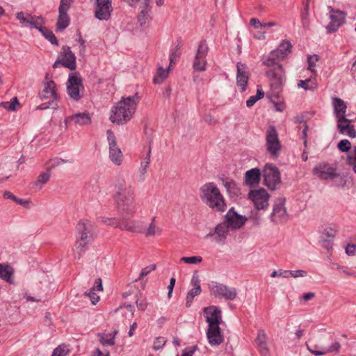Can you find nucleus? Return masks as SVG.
I'll list each match as a JSON object with an SVG mask.
<instances>
[{"label": "nucleus", "instance_id": "1", "mask_svg": "<svg viewBox=\"0 0 356 356\" xmlns=\"http://www.w3.org/2000/svg\"><path fill=\"white\" fill-rule=\"evenodd\" d=\"M291 47L289 41H282L277 49L271 51L263 61L265 66L270 68L266 71V76L269 79H274L276 84L280 85L285 81L284 70L280 62L290 54Z\"/></svg>", "mask_w": 356, "mask_h": 356}, {"label": "nucleus", "instance_id": "2", "mask_svg": "<svg viewBox=\"0 0 356 356\" xmlns=\"http://www.w3.org/2000/svg\"><path fill=\"white\" fill-rule=\"evenodd\" d=\"M135 188L122 181L115 186L113 199L118 213L122 216L133 217L136 212Z\"/></svg>", "mask_w": 356, "mask_h": 356}, {"label": "nucleus", "instance_id": "3", "mask_svg": "<svg viewBox=\"0 0 356 356\" xmlns=\"http://www.w3.org/2000/svg\"><path fill=\"white\" fill-rule=\"evenodd\" d=\"M140 97L138 93L133 96L122 97L111 108L110 120L113 123L122 124L129 121L134 116Z\"/></svg>", "mask_w": 356, "mask_h": 356}, {"label": "nucleus", "instance_id": "4", "mask_svg": "<svg viewBox=\"0 0 356 356\" xmlns=\"http://www.w3.org/2000/svg\"><path fill=\"white\" fill-rule=\"evenodd\" d=\"M200 197L202 201L213 211L223 212L227 209L225 198L213 182L206 183L201 186Z\"/></svg>", "mask_w": 356, "mask_h": 356}, {"label": "nucleus", "instance_id": "5", "mask_svg": "<svg viewBox=\"0 0 356 356\" xmlns=\"http://www.w3.org/2000/svg\"><path fill=\"white\" fill-rule=\"evenodd\" d=\"M76 241L75 243L74 257L79 259L85 252L88 244L93 238V224L87 220H80L76 227Z\"/></svg>", "mask_w": 356, "mask_h": 356}, {"label": "nucleus", "instance_id": "6", "mask_svg": "<svg viewBox=\"0 0 356 356\" xmlns=\"http://www.w3.org/2000/svg\"><path fill=\"white\" fill-rule=\"evenodd\" d=\"M39 97L44 102L38 106V109L44 110L49 108L56 109L60 99V95L56 84L54 81L46 76L43 82V88L40 92Z\"/></svg>", "mask_w": 356, "mask_h": 356}, {"label": "nucleus", "instance_id": "7", "mask_svg": "<svg viewBox=\"0 0 356 356\" xmlns=\"http://www.w3.org/2000/svg\"><path fill=\"white\" fill-rule=\"evenodd\" d=\"M266 149L273 158H277L282 149L278 133L274 126H269L266 131Z\"/></svg>", "mask_w": 356, "mask_h": 356}, {"label": "nucleus", "instance_id": "8", "mask_svg": "<svg viewBox=\"0 0 356 356\" xmlns=\"http://www.w3.org/2000/svg\"><path fill=\"white\" fill-rule=\"evenodd\" d=\"M264 184L270 190H275L281 183L279 169L272 163L265 165L262 171Z\"/></svg>", "mask_w": 356, "mask_h": 356}, {"label": "nucleus", "instance_id": "9", "mask_svg": "<svg viewBox=\"0 0 356 356\" xmlns=\"http://www.w3.org/2000/svg\"><path fill=\"white\" fill-rule=\"evenodd\" d=\"M248 197L257 210H266L268 207L270 195L264 188L251 190Z\"/></svg>", "mask_w": 356, "mask_h": 356}, {"label": "nucleus", "instance_id": "10", "mask_svg": "<svg viewBox=\"0 0 356 356\" xmlns=\"http://www.w3.org/2000/svg\"><path fill=\"white\" fill-rule=\"evenodd\" d=\"M109 145V158L116 165H120L123 162V154L118 147L114 133L111 130L106 132Z\"/></svg>", "mask_w": 356, "mask_h": 356}, {"label": "nucleus", "instance_id": "11", "mask_svg": "<svg viewBox=\"0 0 356 356\" xmlns=\"http://www.w3.org/2000/svg\"><path fill=\"white\" fill-rule=\"evenodd\" d=\"M313 174L323 180L333 179L338 176L336 168L326 163L316 165L313 169Z\"/></svg>", "mask_w": 356, "mask_h": 356}, {"label": "nucleus", "instance_id": "12", "mask_svg": "<svg viewBox=\"0 0 356 356\" xmlns=\"http://www.w3.org/2000/svg\"><path fill=\"white\" fill-rule=\"evenodd\" d=\"M208 53V47L205 41H201L193 61V67L194 70L203 72L206 70V56Z\"/></svg>", "mask_w": 356, "mask_h": 356}, {"label": "nucleus", "instance_id": "13", "mask_svg": "<svg viewBox=\"0 0 356 356\" xmlns=\"http://www.w3.org/2000/svg\"><path fill=\"white\" fill-rule=\"evenodd\" d=\"M211 294L216 298H223L232 300L236 297V290L233 287H228L222 284H215L211 286Z\"/></svg>", "mask_w": 356, "mask_h": 356}, {"label": "nucleus", "instance_id": "14", "mask_svg": "<svg viewBox=\"0 0 356 356\" xmlns=\"http://www.w3.org/2000/svg\"><path fill=\"white\" fill-rule=\"evenodd\" d=\"M271 81L270 92L267 94V97L270 99V102L275 105L276 111L282 112L285 108V105L282 101L280 99V94L281 92V87L284 84L282 83L280 85L275 83L274 79H270Z\"/></svg>", "mask_w": 356, "mask_h": 356}, {"label": "nucleus", "instance_id": "15", "mask_svg": "<svg viewBox=\"0 0 356 356\" xmlns=\"http://www.w3.org/2000/svg\"><path fill=\"white\" fill-rule=\"evenodd\" d=\"M83 88L81 78L76 74L70 75L67 82V91L70 97L77 101L81 97V89Z\"/></svg>", "mask_w": 356, "mask_h": 356}, {"label": "nucleus", "instance_id": "16", "mask_svg": "<svg viewBox=\"0 0 356 356\" xmlns=\"http://www.w3.org/2000/svg\"><path fill=\"white\" fill-rule=\"evenodd\" d=\"M58 63H61L71 70L76 68V58L69 47L65 46L62 48L58 60L54 63V67H56Z\"/></svg>", "mask_w": 356, "mask_h": 356}, {"label": "nucleus", "instance_id": "17", "mask_svg": "<svg viewBox=\"0 0 356 356\" xmlns=\"http://www.w3.org/2000/svg\"><path fill=\"white\" fill-rule=\"evenodd\" d=\"M113 10L111 0H97L95 17L99 20H107Z\"/></svg>", "mask_w": 356, "mask_h": 356}, {"label": "nucleus", "instance_id": "18", "mask_svg": "<svg viewBox=\"0 0 356 356\" xmlns=\"http://www.w3.org/2000/svg\"><path fill=\"white\" fill-rule=\"evenodd\" d=\"M271 220L276 223H282L287 220V213L284 207V200L277 199L273 206L271 213Z\"/></svg>", "mask_w": 356, "mask_h": 356}, {"label": "nucleus", "instance_id": "19", "mask_svg": "<svg viewBox=\"0 0 356 356\" xmlns=\"http://www.w3.org/2000/svg\"><path fill=\"white\" fill-rule=\"evenodd\" d=\"M330 11V18L331 22L327 26L329 32L336 31L339 26L345 22L346 14L341 10H335L331 6L328 7Z\"/></svg>", "mask_w": 356, "mask_h": 356}, {"label": "nucleus", "instance_id": "20", "mask_svg": "<svg viewBox=\"0 0 356 356\" xmlns=\"http://www.w3.org/2000/svg\"><path fill=\"white\" fill-rule=\"evenodd\" d=\"M151 154L152 148L150 145H149L147 148H144L143 155L140 156L141 161L138 172L139 181H143L146 178V175L150 164Z\"/></svg>", "mask_w": 356, "mask_h": 356}, {"label": "nucleus", "instance_id": "21", "mask_svg": "<svg viewBox=\"0 0 356 356\" xmlns=\"http://www.w3.org/2000/svg\"><path fill=\"white\" fill-rule=\"evenodd\" d=\"M122 218L120 219V224L118 228L121 230H125L134 233H142L143 232V222L139 220H135L126 218L127 216H124Z\"/></svg>", "mask_w": 356, "mask_h": 356}, {"label": "nucleus", "instance_id": "22", "mask_svg": "<svg viewBox=\"0 0 356 356\" xmlns=\"http://www.w3.org/2000/svg\"><path fill=\"white\" fill-rule=\"evenodd\" d=\"M307 350L315 356H321L328 353H339L341 348V344L339 341H334L331 346L328 347H320L314 345L311 347L307 343L306 344Z\"/></svg>", "mask_w": 356, "mask_h": 356}, {"label": "nucleus", "instance_id": "23", "mask_svg": "<svg viewBox=\"0 0 356 356\" xmlns=\"http://www.w3.org/2000/svg\"><path fill=\"white\" fill-rule=\"evenodd\" d=\"M247 218L238 214L233 208L229 209L226 214L225 222L229 225L232 229L241 228L246 222Z\"/></svg>", "mask_w": 356, "mask_h": 356}, {"label": "nucleus", "instance_id": "24", "mask_svg": "<svg viewBox=\"0 0 356 356\" xmlns=\"http://www.w3.org/2000/svg\"><path fill=\"white\" fill-rule=\"evenodd\" d=\"M204 315L208 326L220 325L222 322L221 312L216 306H209L204 309Z\"/></svg>", "mask_w": 356, "mask_h": 356}, {"label": "nucleus", "instance_id": "25", "mask_svg": "<svg viewBox=\"0 0 356 356\" xmlns=\"http://www.w3.org/2000/svg\"><path fill=\"white\" fill-rule=\"evenodd\" d=\"M207 336L209 343L211 346L220 345L223 341V335L219 325L208 326Z\"/></svg>", "mask_w": 356, "mask_h": 356}, {"label": "nucleus", "instance_id": "26", "mask_svg": "<svg viewBox=\"0 0 356 356\" xmlns=\"http://www.w3.org/2000/svg\"><path fill=\"white\" fill-rule=\"evenodd\" d=\"M16 18L22 24H29L35 28H39L43 23L42 17L33 16L22 11L17 13Z\"/></svg>", "mask_w": 356, "mask_h": 356}, {"label": "nucleus", "instance_id": "27", "mask_svg": "<svg viewBox=\"0 0 356 356\" xmlns=\"http://www.w3.org/2000/svg\"><path fill=\"white\" fill-rule=\"evenodd\" d=\"M237 86L242 92L245 91L249 79V72L245 65L241 63H237Z\"/></svg>", "mask_w": 356, "mask_h": 356}, {"label": "nucleus", "instance_id": "28", "mask_svg": "<svg viewBox=\"0 0 356 356\" xmlns=\"http://www.w3.org/2000/svg\"><path fill=\"white\" fill-rule=\"evenodd\" d=\"M90 122L91 117L88 112L78 113L67 117L65 120L66 125L74 124L82 126L89 124Z\"/></svg>", "mask_w": 356, "mask_h": 356}, {"label": "nucleus", "instance_id": "29", "mask_svg": "<svg viewBox=\"0 0 356 356\" xmlns=\"http://www.w3.org/2000/svg\"><path fill=\"white\" fill-rule=\"evenodd\" d=\"M337 127L339 131L342 134H346L351 138L356 137V131L351 124L350 120L347 119L346 116L342 118H337Z\"/></svg>", "mask_w": 356, "mask_h": 356}, {"label": "nucleus", "instance_id": "30", "mask_svg": "<svg viewBox=\"0 0 356 356\" xmlns=\"http://www.w3.org/2000/svg\"><path fill=\"white\" fill-rule=\"evenodd\" d=\"M338 229L336 226L327 227L323 229L321 233L322 246L327 250L332 248L331 241L334 238Z\"/></svg>", "mask_w": 356, "mask_h": 356}, {"label": "nucleus", "instance_id": "31", "mask_svg": "<svg viewBox=\"0 0 356 356\" xmlns=\"http://www.w3.org/2000/svg\"><path fill=\"white\" fill-rule=\"evenodd\" d=\"M300 77L305 79L300 80L298 83L299 88H302L307 90H314L317 88L316 76H312V74L300 73Z\"/></svg>", "mask_w": 356, "mask_h": 356}, {"label": "nucleus", "instance_id": "32", "mask_svg": "<svg viewBox=\"0 0 356 356\" xmlns=\"http://www.w3.org/2000/svg\"><path fill=\"white\" fill-rule=\"evenodd\" d=\"M261 176V170L257 168H252L245 173L244 181L246 185L254 187L257 186L260 181Z\"/></svg>", "mask_w": 356, "mask_h": 356}, {"label": "nucleus", "instance_id": "33", "mask_svg": "<svg viewBox=\"0 0 356 356\" xmlns=\"http://www.w3.org/2000/svg\"><path fill=\"white\" fill-rule=\"evenodd\" d=\"M229 229L231 228L229 227V225L224 221L216 227L213 233L207 234V237L214 236L216 241L222 242L226 238Z\"/></svg>", "mask_w": 356, "mask_h": 356}, {"label": "nucleus", "instance_id": "34", "mask_svg": "<svg viewBox=\"0 0 356 356\" xmlns=\"http://www.w3.org/2000/svg\"><path fill=\"white\" fill-rule=\"evenodd\" d=\"M156 216H154L151 219V222L149 224V225L145 228L143 225V232L141 234H143L147 238L149 237H153L156 236H161L163 233V229L158 226L155 221H156Z\"/></svg>", "mask_w": 356, "mask_h": 356}, {"label": "nucleus", "instance_id": "35", "mask_svg": "<svg viewBox=\"0 0 356 356\" xmlns=\"http://www.w3.org/2000/svg\"><path fill=\"white\" fill-rule=\"evenodd\" d=\"M102 291L103 286L102 280L99 278L95 280L93 287L84 293V296L90 298L92 305H96L99 301L100 298L99 296L95 293V291Z\"/></svg>", "mask_w": 356, "mask_h": 356}, {"label": "nucleus", "instance_id": "36", "mask_svg": "<svg viewBox=\"0 0 356 356\" xmlns=\"http://www.w3.org/2000/svg\"><path fill=\"white\" fill-rule=\"evenodd\" d=\"M332 106L336 119L346 116L347 105L343 99L339 97H333Z\"/></svg>", "mask_w": 356, "mask_h": 356}, {"label": "nucleus", "instance_id": "37", "mask_svg": "<svg viewBox=\"0 0 356 356\" xmlns=\"http://www.w3.org/2000/svg\"><path fill=\"white\" fill-rule=\"evenodd\" d=\"M191 283L193 285V288L191 289L187 294L186 296V307H190L193 298L199 295L201 292V287L200 284V280L197 277L193 276L191 280Z\"/></svg>", "mask_w": 356, "mask_h": 356}, {"label": "nucleus", "instance_id": "38", "mask_svg": "<svg viewBox=\"0 0 356 356\" xmlns=\"http://www.w3.org/2000/svg\"><path fill=\"white\" fill-rule=\"evenodd\" d=\"M51 177V172L46 170L44 172H42L37 177L35 181L32 183L33 188L40 190L42 186L46 184Z\"/></svg>", "mask_w": 356, "mask_h": 356}, {"label": "nucleus", "instance_id": "39", "mask_svg": "<svg viewBox=\"0 0 356 356\" xmlns=\"http://www.w3.org/2000/svg\"><path fill=\"white\" fill-rule=\"evenodd\" d=\"M14 269L8 264H0V278L6 282L12 283Z\"/></svg>", "mask_w": 356, "mask_h": 356}, {"label": "nucleus", "instance_id": "40", "mask_svg": "<svg viewBox=\"0 0 356 356\" xmlns=\"http://www.w3.org/2000/svg\"><path fill=\"white\" fill-rule=\"evenodd\" d=\"M118 331H114L112 333H99L97 337L100 343L104 346H113L115 343V338Z\"/></svg>", "mask_w": 356, "mask_h": 356}, {"label": "nucleus", "instance_id": "41", "mask_svg": "<svg viewBox=\"0 0 356 356\" xmlns=\"http://www.w3.org/2000/svg\"><path fill=\"white\" fill-rule=\"evenodd\" d=\"M58 13L56 28L58 30L62 31L68 26L70 19L67 11L58 10Z\"/></svg>", "mask_w": 356, "mask_h": 356}, {"label": "nucleus", "instance_id": "42", "mask_svg": "<svg viewBox=\"0 0 356 356\" xmlns=\"http://www.w3.org/2000/svg\"><path fill=\"white\" fill-rule=\"evenodd\" d=\"M319 58L317 55L314 54L312 56H309L307 58L308 62V67L307 69H304L302 71V73H308L312 74V76H316L317 72L315 69L316 66V63L318 61Z\"/></svg>", "mask_w": 356, "mask_h": 356}, {"label": "nucleus", "instance_id": "43", "mask_svg": "<svg viewBox=\"0 0 356 356\" xmlns=\"http://www.w3.org/2000/svg\"><path fill=\"white\" fill-rule=\"evenodd\" d=\"M310 0H305L302 2V8L301 10V19L304 27H307L309 25V8Z\"/></svg>", "mask_w": 356, "mask_h": 356}, {"label": "nucleus", "instance_id": "44", "mask_svg": "<svg viewBox=\"0 0 356 356\" xmlns=\"http://www.w3.org/2000/svg\"><path fill=\"white\" fill-rule=\"evenodd\" d=\"M37 29H39L42 34L45 37V38L47 39L51 44L58 45L57 39L51 31L49 30L44 26H42V24H41V26Z\"/></svg>", "mask_w": 356, "mask_h": 356}, {"label": "nucleus", "instance_id": "45", "mask_svg": "<svg viewBox=\"0 0 356 356\" xmlns=\"http://www.w3.org/2000/svg\"><path fill=\"white\" fill-rule=\"evenodd\" d=\"M202 261V258L200 256L183 257L179 259V263L187 264H198Z\"/></svg>", "mask_w": 356, "mask_h": 356}, {"label": "nucleus", "instance_id": "46", "mask_svg": "<svg viewBox=\"0 0 356 356\" xmlns=\"http://www.w3.org/2000/svg\"><path fill=\"white\" fill-rule=\"evenodd\" d=\"M168 71L163 67H159L157 70L156 75L154 78V82L155 83H162L168 76Z\"/></svg>", "mask_w": 356, "mask_h": 356}, {"label": "nucleus", "instance_id": "47", "mask_svg": "<svg viewBox=\"0 0 356 356\" xmlns=\"http://www.w3.org/2000/svg\"><path fill=\"white\" fill-rule=\"evenodd\" d=\"M101 221L106 225L111 226L113 227H118V225L120 224V218H118L102 217Z\"/></svg>", "mask_w": 356, "mask_h": 356}, {"label": "nucleus", "instance_id": "48", "mask_svg": "<svg viewBox=\"0 0 356 356\" xmlns=\"http://www.w3.org/2000/svg\"><path fill=\"white\" fill-rule=\"evenodd\" d=\"M63 163L64 161L59 159H50L45 163L46 170L51 172V169Z\"/></svg>", "mask_w": 356, "mask_h": 356}, {"label": "nucleus", "instance_id": "49", "mask_svg": "<svg viewBox=\"0 0 356 356\" xmlns=\"http://www.w3.org/2000/svg\"><path fill=\"white\" fill-rule=\"evenodd\" d=\"M222 183L228 192H235V190L236 189V184L234 181L229 178H226L222 179Z\"/></svg>", "mask_w": 356, "mask_h": 356}, {"label": "nucleus", "instance_id": "50", "mask_svg": "<svg viewBox=\"0 0 356 356\" xmlns=\"http://www.w3.org/2000/svg\"><path fill=\"white\" fill-rule=\"evenodd\" d=\"M346 252L350 256L356 254V236L351 240V242L347 245Z\"/></svg>", "mask_w": 356, "mask_h": 356}, {"label": "nucleus", "instance_id": "51", "mask_svg": "<svg viewBox=\"0 0 356 356\" xmlns=\"http://www.w3.org/2000/svg\"><path fill=\"white\" fill-rule=\"evenodd\" d=\"M165 343L166 340L164 337H159L154 341L153 349L155 350H160L165 346Z\"/></svg>", "mask_w": 356, "mask_h": 356}, {"label": "nucleus", "instance_id": "52", "mask_svg": "<svg viewBox=\"0 0 356 356\" xmlns=\"http://www.w3.org/2000/svg\"><path fill=\"white\" fill-rule=\"evenodd\" d=\"M257 348L262 356H269V349L267 343H256Z\"/></svg>", "mask_w": 356, "mask_h": 356}, {"label": "nucleus", "instance_id": "53", "mask_svg": "<svg viewBox=\"0 0 356 356\" xmlns=\"http://www.w3.org/2000/svg\"><path fill=\"white\" fill-rule=\"evenodd\" d=\"M267 335L264 330H260L258 331L257 338L255 339L256 343H267Z\"/></svg>", "mask_w": 356, "mask_h": 356}, {"label": "nucleus", "instance_id": "54", "mask_svg": "<svg viewBox=\"0 0 356 356\" xmlns=\"http://www.w3.org/2000/svg\"><path fill=\"white\" fill-rule=\"evenodd\" d=\"M74 0H60L58 10L67 11Z\"/></svg>", "mask_w": 356, "mask_h": 356}, {"label": "nucleus", "instance_id": "55", "mask_svg": "<svg viewBox=\"0 0 356 356\" xmlns=\"http://www.w3.org/2000/svg\"><path fill=\"white\" fill-rule=\"evenodd\" d=\"M180 50L178 47H176V49L172 51L170 56V65L176 63L180 56Z\"/></svg>", "mask_w": 356, "mask_h": 356}, {"label": "nucleus", "instance_id": "56", "mask_svg": "<svg viewBox=\"0 0 356 356\" xmlns=\"http://www.w3.org/2000/svg\"><path fill=\"white\" fill-rule=\"evenodd\" d=\"M18 104L17 98H14L11 102H6L2 103V106L4 108L15 111L16 109V105Z\"/></svg>", "mask_w": 356, "mask_h": 356}, {"label": "nucleus", "instance_id": "57", "mask_svg": "<svg viewBox=\"0 0 356 356\" xmlns=\"http://www.w3.org/2000/svg\"><path fill=\"white\" fill-rule=\"evenodd\" d=\"M67 353V350H65V346H58L54 350L51 356H66Z\"/></svg>", "mask_w": 356, "mask_h": 356}, {"label": "nucleus", "instance_id": "58", "mask_svg": "<svg viewBox=\"0 0 356 356\" xmlns=\"http://www.w3.org/2000/svg\"><path fill=\"white\" fill-rule=\"evenodd\" d=\"M156 268V266L154 264L148 266L142 269L138 280H142L144 277L147 276L150 272L154 270Z\"/></svg>", "mask_w": 356, "mask_h": 356}, {"label": "nucleus", "instance_id": "59", "mask_svg": "<svg viewBox=\"0 0 356 356\" xmlns=\"http://www.w3.org/2000/svg\"><path fill=\"white\" fill-rule=\"evenodd\" d=\"M351 147V144L348 140H342L338 144V148L342 152H348Z\"/></svg>", "mask_w": 356, "mask_h": 356}, {"label": "nucleus", "instance_id": "60", "mask_svg": "<svg viewBox=\"0 0 356 356\" xmlns=\"http://www.w3.org/2000/svg\"><path fill=\"white\" fill-rule=\"evenodd\" d=\"M307 273L303 270H289V277H305L307 276Z\"/></svg>", "mask_w": 356, "mask_h": 356}, {"label": "nucleus", "instance_id": "61", "mask_svg": "<svg viewBox=\"0 0 356 356\" xmlns=\"http://www.w3.org/2000/svg\"><path fill=\"white\" fill-rule=\"evenodd\" d=\"M348 162L350 165L356 164V147L351 149L348 155Z\"/></svg>", "mask_w": 356, "mask_h": 356}, {"label": "nucleus", "instance_id": "62", "mask_svg": "<svg viewBox=\"0 0 356 356\" xmlns=\"http://www.w3.org/2000/svg\"><path fill=\"white\" fill-rule=\"evenodd\" d=\"M271 277H282L284 278H289V270H280L279 271L274 270L270 274Z\"/></svg>", "mask_w": 356, "mask_h": 356}, {"label": "nucleus", "instance_id": "63", "mask_svg": "<svg viewBox=\"0 0 356 356\" xmlns=\"http://www.w3.org/2000/svg\"><path fill=\"white\" fill-rule=\"evenodd\" d=\"M250 24L254 27L255 29H262L265 28V25H263L264 23H261L258 19L257 18H252L250 20Z\"/></svg>", "mask_w": 356, "mask_h": 356}, {"label": "nucleus", "instance_id": "64", "mask_svg": "<svg viewBox=\"0 0 356 356\" xmlns=\"http://www.w3.org/2000/svg\"><path fill=\"white\" fill-rule=\"evenodd\" d=\"M195 350L196 348L195 346L188 347L183 351L181 356H193Z\"/></svg>", "mask_w": 356, "mask_h": 356}]
</instances>
